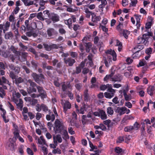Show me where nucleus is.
Here are the masks:
<instances>
[{"label": "nucleus", "instance_id": "f257e3e1", "mask_svg": "<svg viewBox=\"0 0 155 155\" xmlns=\"http://www.w3.org/2000/svg\"><path fill=\"white\" fill-rule=\"evenodd\" d=\"M64 127L61 120L56 119L55 121L54 130L56 133H59Z\"/></svg>", "mask_w": 155, "mask_h": 155}, {"label": "nucleus", "instance_id": "f03ea898", "mask_svg": "<svg viewBox=\"0 0 155 155\" xmlns=\"http://www.w3.org/2000/svg\"><path fill=\"white\" fill-rule=\"evenodd\" d=\"M106 53L107 55L108 60H110L111 61L112 58L113 61H115L117 60V55L114 50L110 49L107 51Z\"/></svg>", "mask_w": 155, "mask_h": 155}, {"label": "nucleus", "instance_id": "7ed1b4c3", "mask_svg": "<svg viewBox=\"0 0 155 155\" xmlns=\"http://www.w3.org/2000/svg\"><path fill=\"white\" fill-rule=\"evenodd\" d=\"M153 34L150 32H148L146 34H144L142 37H138L137 40V43L138 44L143 43L145 45L147 43V41L146 40L147 36H152Z\"/></svg>", "mask_w": 155, "mask_h": 155}, {"label": "nucleus", "instance_id": "20e7f679", "mask_svg": "<svg viewBox=\"0 0 155 155\" xmlns=\"http://www.w3.org/2000/svg\"><path fill=\"white\" fill-rule=\"evenodd\" d=\"M123 26V25L120 23L117 27V29L120 33H122L123 35L126 38H127L128 35L130 34V32L127 30H122L121 29V27Z\"/></svg>", "mask_w": 155, "mask_h": 155}, {"label": "nucleus", "instance_id": "39448f33", "mask_svg": "<svg viewBox=\"0 0 155 155\" xmlns=\"http://www.w3.org/2000/svg\"><path fill=\"white\" fill-rule=\"evenodd\" d=\"M116 112L119 115H121L125 113L127 114H129L130 112V110L125 107H118L116 110Z\"/></svg>", "mask_w": 155, "mask_h": 155}, {"label": "nucleus", "instance_id": "423d86ee", "mask_svg": "<svg viewBox=\"0 0 155 155\" xmlns=\"http://www.w3.org/2000/svg\"><path fill=\"white\" fill-rule=\"evenodd\" d=\"M61 103L63 106L64 111L65 113L68 109L71 108V105L70 103L67 101L61 100Z\"/></svg>", "mask_w": 155, "mask_h": 155}, {"label": "nucleus", "instance_id": "0eeeda50", "mask_svg": "<svg viewBox=\"0 0 155 155\" xmlns=\"http://www.w3.org/2000/svg\"><path fill=\"white\" fill-rule=\"evenodd\" d=\"M107 92L104 93V96L106 98L110 99L114 96L115 90L111 88H109L107 89Z\"/></svg>", "mask_w": 155, "mask_h": 155}, {"label": "nucleus", "instance_id": "6e6552de", "mask_svg": "<svg viewBox=\"0 0 155 155\" xmlns=\"http://www.w3.org/2000/svg\"><path fill=\"white\" fill-rule=\"evenodd\" d=\"M32 76L35 81L38 83H39L44 78V76L41 74L38 75L36 74L33 73L32 74Z\"/></svg>", "mask_w": 155, "mask_h": 155}, {"label": "nucleus", "instance_id": "1a4fd4ad", "mask_svg": "<svg viewBox=\"0 0 155 155\" xmlns=\"http://www.w3.org/2000/svg\"><path fill=\"white\" fill-rule=\"evenodd\" d=\"M53 142L56 145H58V143H61L62 140L61 135L57 134L53 136Z\"/></svg>", "mask_w": 155, "mask_h": 155}, {"label": "nucleus", "instance_id": "9d476101", "mask_svg": "<svg viewBox=\"0 0 155 155\" xmlns=\"http://www.w3.org/2000/svg\"><path fill=\"white\" fill-rule=\"evenodd\" d=\"M114 70H113V68H111V73L110 74L107 75L104 78V81H107L108 80L112 81V78L114 74Z\"/></svg>", "mask_w": 155, "mask_h": 155}, {"label": "nucleus", "instance_id": "9b49d317", "mask_svg": "<svg viewBox=\"0 0 155 155\" xmlns=\"http://www.w3.org/2000/svg\"><path fill=\"white\" fill-rule=\"evenodd\" d=\"M64 60L65 63L70 66H72L75 62V61L74 59L70 58H68L67 59L64 58Z\"/></svg>", "mask_w": 155, "mask_h": 155}, {"label": "nucleus", "instance_id": "f8f14e48", "mask_svg": "<svg viewBox=\"0 0 155 155\" xmlns=\"http://www.w3.org/2000/svg\"><path fill=\"white\" fill-rule=\"evenodd\" d=\"M155 90V84L153 86H150L147 89V92L148 94L152 96L153 94V92Z\"/></svg>", "mask_w": 155, "mask_h": 155}, {"label": "nucleus", "instance_id": "ddd939ff", "mask_svg": "<svg viewBox=\"0 0 155 155\" xmlns=\"http://www.w3.org/2000/svg\"><path fill=\"white\" fill-rule=\"evenodd\" d=\"M47 33L49 37L51 36L52 35L57 33V31L52 28L48 29L47 30Z\"/></svg>", "mask_w": 155, "mask_h": 155}, {"label": "nucleus", "instance_id": "4468645a", "mask_svg": "<svg viewBox=\"0 0 155 155\" xmlns=\"http://www.w3.org/2000/svg\"><path fill=\"white\" fill-rule=\"evenodd\" d=\"M15 103L18 108L21 110L23 107V101L21 99H19L18 100L15 101Z\"/></svg>", "mask_w": 155, "mask_h": 155}, {"label": "nucleus", "instance_id": "2eb2a0df", "mask_svg": "<svg viewBox=\"0 0 155 155\" xmlns=\"http://www.w3.org/2000/svg\"><path fill=\"white\" fill-rule=\"evenodd\" d=\"M46 118L48 120H51L53 121L55 119V116L52 113L50 112L49 114L47 115Z\"/></svg>", "mask_w": 155, "mask_h": 155}, {"label": "nucleus", "instance_id": "dca6fc26", "mask_svg": "<svg viewBox=\"0 0 155 155\" xmlns=\"http://www.w3.org/2000/svg\"><path fill=\"white\" fill-rule=\"evenodd\" d=\"M3 56L5 57H7L9 56H10V59L12 61H14V60L15 59L14 56L13 55H11L9 54V53L8 51H6L5 52H2Z\"/></svg>", "mask_w": 155, "mask_h": 155}, {"label": "nucleus", "instance_id": "f3484780", "mask_svg": "<svg viewBox=\"0 0 155 155\" xmlns=\"http://www.w3.org/2000/svg\"><path fill=\"white\" fill-rule=\"evenodd\" d=\"M9 67L11 69L12 71L13 70L15 72L16 74H18L20 71V68L18 67H15L12 64H10L9 65Z\"/></svg>", "mask_w": 155, "mask_h": 155}, {"label": "nucleus", "instance_id": "a211bd4d", "mask_svg": "<svg viewBox=\"0 0 155 155\" xmlns=\"http://www.w3.org/2000/svg\"><path fill=\"white\" fill-rule=\"evenodd\" d=\"M67 129L66 127H64L61 129V130L60 131V133H61L63 135H64L66 138H68L69 136H68Z\"/></svg>", "mask_w": 155, "mask_h": 155}, {"label": "nucleus", "instance_id": "6ab92c4d", "mask_svg": "<svg viewBox=\"0 0 155 155\" xmlns=\"http://www.w3.org/2000/svg\"><path fill=\"white\" fill-rule=\"evenodd\" d=\"M4 25V26L2 30L4 33H5L6 31L8 30L10 25V23L9 22L7 21L4 25Z\"/></svg>", "mask_w": 155, "mask_h": 155}, {"label": "nucleus", "instance_id": "aec40b11", "mask_svg": "<svg viewBox=\"0 0 155 155\" xmlns=\"http://www.w3.org/2000/svg\"><path fill=\"white\" fill-rule=\"evenodd\" d=\"M92 21L94 22H95L98 21H99L101 18L99 16H97L94 13H92Z\"/></svg>", "mask_w": 155, "mask_h": 155}, {"label": "nucleus", "instance_id": "412c9836", "mask_svg": "<svg viewBox=\"0 0 155 155\" xmlns=\"http://www.w3.org/2000/svg\"><path fill=\"white\" fill-rule=\"evenodd\" d=\"M38 143L42 145H46V141L42 136H41L38 139Z\"/></svg>", "mask_w": 155, "mask_h": 155}, {"label": "nucleus", "instance_id": "4be33fe9", "mask_svg": "<svg viewBox=\"0 0 155 155\" xmlns=\"http://www.w3.org/2000/svg\"><path fill=\"white\" fill-rule=\"evenodd\" d=\"M100 117L103 120H105L107 119V116L106 113L103 110H100Z\"/></svg>", "mask_w": 155, "mask_h": 155}, {"label": "nucleus", "instance_id": "5701e85b", "mask_svg": "<svg viewBox=\"0 0 155 155\" xmlns=\"http://www.w3.org/2000/svg\"><path fill=\"white\" fill-rule=\"evenodd\" d=\"M49 17L54 21H57L59 20L58 16L56 14H52L50 15Z\"/></svg>", "mask_w": 155, "mask_h": 155}, {"label": "nucleus", "instance_id": "b1692460", "mask_svg": "<svg viewBox=\"0 0 155 155\" xmlns=\"http://www.w3.org/2000/svg\"><path fill=\"white\" fill-rule=\"evenodd\" d=\"M122 79L121 78L120 75H113V78H112V81H120Z\"/></svg>", "mask_w": 155, "mask_h": 155}, {"label": "nucleus", "instance_id": "393cba45", "mask_svg": "<svg viewBox=\"0 0 155 155\" xmlns=\"http://www.w3.org/2000/svg\"><path fill=\"white\" fill-rule=\"evenodd\" d=\"M114 151L116 154L119 155L122 154L123 152L122 149L119 147H116L114 149Z\"/></svg>", "mask_w": 155, "mask_h": 155}, {"label": "nucleus", "instance_id": "a878e982", "mask_svg": "<svg viewBox=\"0 0 155 155\" xmlns=\"http://www.w3.org/2000/svg\"><path fill=\"white\" fill-rule=\"evenodd\" d=\"M111 85L108 84H107L106 85H103L101 86L100 88L101 90L104 91L107 88H111Z\"/></svg>", "mask_w": 155, "mask_h": 155}, {"label": "nucleus", "instance_id": "bb28decb", "mask_svg": "<svg viewBox=\"0 0 155 155\" xmlns=\"http://www.w3.org/2000/svg\"><path fill=\"white\" fill-rule=\"evenodd\" d=\"M116 45L118 46V51H121L122 49V44L118 40H116Z\"/></svg>", "mask_w": 155, "mask_h": 155}, {"label": "nucleus", "instance_id": "cd10ccee", "mask_svg": "<svg viewBox=\"0 0 155 155\" xmlns=\"http://www.w3.org/2000/svg\"><path fill=\"white\" fill-rule=\"evenodd\" d=\"M27 91L29 94L33 92H36V90L34 87H29L27 89Z\"/></svg>", "mask_w": 155, "mask_h": 155}, {"label": "nucleus", "instance_id": "c85d7f7f", "mask_svg": "<svg viewBox=\"0 0 155 155\" xmlns=\"http://www.w3.org/2000/svg\"><path fill=\"white\" fill-rule=\"evenodd\" d=\"M5 91L2 88V87H0V97L2 98H3L5 96Z\"/></svg>", "mask_w": 155, "mask_h": 155}, {"label": "nucleus", "instance_id": "c756f323", "mask_svg": "<svg viewBox=\"0 0 155 155\" xmlns=\"http://www.w3.org/2000/svg\"><path fill=\"white\" fill-rule=\"evenodd\" d=\"M92 46L91 44L90 43H86V51L87 52H89Z\"/></svg>", "mask_w": 155, "mask_h": 155}, {"label": "nucleus", "instance_id": "7c9ffc66", "mask_svg": "<svg viewBox=\"0 0 155 155\" xmlns=\"http://www.w3.org/2000/svg\"><path fill=\"white\" fill-rule=\"evenodd\" d=\"M124 130L125 132H131L133 130V126H130L126 127H125Z\"/></svg>", "mask_w": 155, "mask_h": 155}, {"label": "nucleus", "instance_id": "2f4dec72", "mask_svg": "<svg viewBox=\"0 0 155 155\" xmlns=\"http://www.w3.org/2000/svg\"><path fill=\"white\" fill-rule=\"evenodd\" d=\"M96 79L95 77H92V78L91 80V82L92 84V85L91 86V88H93L96 85L95 84V83L96 82Z\"/></svg>", "mask_w": 155, "mask_h": 155}, {"label": "nucleus", "instance_id": "473e14b6", "mask_svg": "<svg viewBox=\"0 0 155 155\" xmlns=\"http://www.w3.org/2000/svg\"><path fill=\"white\" fill-rule=\"evenodd\" d=\"M107 113L110 115H112L114 113V111L112 108L110 107H107Z\"/></svg>", "mask_w": 155, "mask_h": 155}, {"label": "nucleus", "instance_id": "72a5a7b5", "mask_svg": "<svg viewBox=\"0 0 155 155\" xmlns=\"http://www.w3.org/2000/svg\"><path fill=\"white\" fill-rule=\"evenodd\" d=\"M103 123L104 124L107 126V127H111V125L112 124V123L110 122V120H107L104 121Z\"/></svg>", "mask_w": 155, "mask_h": 155}, {"label": "nucleus", "instance_id": "f704fd0d", "mask_svg": "<svg viewBox=\"0 0 155 155\" xmlns=\"http://www.w3.org/2000/svg\"><path fill=\"white\" fill-rule=\"evenodd\" d=\"M25 5L26 6H29L32 5L33 4V1H22Z\"/></svg>", "mask_w": 155, "mask_h": 155}, {"label": "nucleus", "instance_id": "c9c22d12", "mask_svg": "<svg viewBox=\"0 0 155 155\" xmlns=\"http://www.w3.org/2000/svg\"><path fill=\"white\" fill-rule=\"evenodd\" d=\"M12 36V34L11 32H8L5 35V38L6 39H9Z\"/></svg>", "mask_w": 155, "mask_h": 155}, {"label": "nucleus", "instance_id": "e433bc0d", "mask_svg": "<svg viewBox=\"0 0 155 155\" xmlns=\"http://www.w3.org/2000/svg\"><path fill=\"white\" fill-rule=\"evenodd\" d=\"M133 126V130H138L140 127L139 124L137 122H136L134 124Z\"/></svg>", "mask_w": 155, "mask_h": 155}, {"label": "nucleus", "instance_id": "4c0bfd02", "mask_svg": "<svg viewBox=\"0 0 155 155\" xmlns=\"http://www.w3.org/2000/svg\"><path fill=\"white\" fill-rule=\"evenodd\" d=\"M147 63V62L144 59H143L140 62L139 65L140 66H142L146 65Z\"/></svg>", "mask_w": 155, "mask_h": 155}, {"label": "nucleus", "instance_id": "58836bf2", "mask_svg": "<svg viewBox=\"0 0 155 155\" xmlns=\"http://www.w3.org/2000/svg\"><path fill=\"white\" fill-rule=\"evenodd\" d=\"M7 145L8 146V149L11 150H13L14 149V144L12 143H10L9 142L7 144Z\"/></svg>", "mask_w": 155, "mask_h": 155}, {"label": "nucleus", "instance_id": "ea45409f", "mask_svg": "<svg viewBox=\"0 0 155 155\" xmlns=\"http://www.w3.org/2000/svg\"><path fill=\"white\" fill-rule=\"evenodd\" d=\"M111 62V61L110 60H108L107 59L105 58L104 59V63L106 66L107 67H108Z\"/></svg>", "mask_w": 155, "mask_h": 155}, {"label": "nucleus", "instance_id": "a19ab883", "mask_svg": "<svg viewBox=\"0 0 155 155\" xmlns=\"http://www.w3.org/2000/svg\"><path fill=\"white\" fill-rule=\"evenodd\" d=\"M10 50L13 51V52L15 53L17 55L19 54L20 52L16 51L15 48L13 46H12L10 48Z\"/></svg>", "mask_w": 155, "mask_h": 155}, {"label": "nucleus", "instance_id": "79ce46f5", "mask_svg": "<svg viewBox=\"0 0 155 155\" xmlns=\"http://www.w3.org/2000/svg\"><path fill=\"white\" fill-rule=\"evenodd\" d=\"M14 137L15 139H18L20 136L19 133L17 131V129L16 128L15 129V130L14 132Z\"/></svg>", "mask_w": 155, "mask_h": 155}, {"label": "nucleus", "instance_id": "37998d69", "mask_svg": "<svg viewBox=\"0 0 155 155\" xmlns=\"http://www.w3.org/2000/svg\"><path fill=\"white\" fill-rule=\"evenodd\" d=\"M37 18L41 20H44V19L42 17V14L41 12L38 13L37 15Z\"/></svg>", "mask_w": 155, "mask_h": 155}, {"label": "nucleus", "instance_id": "c03bdc74", "mask_svg": "<svg viewBox=\"0 0 155 155\" xmlns=\"http://www.w3.org/2000/svg\"><path fill=\"white\" fill-rule=\"evenodd\" d=\"M84 96L85 100H87L88 97V90H85L84 92Z\"/></svg>", "mask_w": 155, "mask_h": 155}, {"label": "nucleus", "instance_id": "a18cd8bd", "mask_svg": "<svg viewBox=\"0 0 155 155\" xmlns=\"http://www.w3.org/2000/svg\"><path fill=\"white\" fill-rule=\"evenodd\" d=\"M101 4L100 5L99 7L100 8H103L107 4V1H101Z\"/></svg>", "mask_w": 155, "mask_h": 155}, {"label": "nucleus", "instance_id": "49530a36", "mask_svg": "<svg viewBox=\"0 0 155 155\" xmlns=\"http://www.w3.org/2000/svg\"><path fill=\"white\" fill-rule=\"evenodd\" d=\"M23 81V79L21 77H19L18 78L15 79V83L16 84L21 83Z\"/></svg>", "mask_w": 155, "mask_h": 155}, {"label": "nucleus", "instance_id": "de8ad7c7", "mask_svg": "<svg viewBox=\"0 0 155 155\" xmlns=\"http://www.w3.org/2000/svg\"><path fill=\"white\" fill-rule=\"evenodd\" d=\"M152 49L150 48H149L146 49V53L148 54V55H150L152 53Z\"/></svg>", "mask_w": 155, "mask_h": 155}, {"label": "nucleus", "instance_id": "09e8293b", "mask_svg": "<svg viewBox=\"0 0 155 155\" xmlns=\"http://www.w3.org/2000/svg\"><path fill=\"white\" fill-rule=\"evenodd\" d=\"M134 16L136 21V22H140L141 16L140 15H135Z\"/></svg>", "mask_w": 155, "mask_h": 155}, {"label": "nucleus", "instance_id": "8fccbe9b", "mask_svg": "<svg viewBox=\"0 0 155 155\" xmlns=\"http://www.w3.org/2000/svg\"><path fill=\"white\" fill-rule=\"evenodd\" d=\"M27 82H28L30 84V85L31 87H34L36 86V84L34 82H32V81L30 79L28 80L27 81Z\"/></svg>", "mask_w": 155, "mask_h": 155}, {"label": "nucleus", "instance_id": "3c124183", "mask_svg": "<svg viewBox=\"0 0 155 155\" xmlns=\"http://www.w3.org/2000/svg\"><path fill=\"white\" fill-rule=\"evenodd\" d=\"M64 22L66 24L70 25L72 24V19L71 18H70L68 20H65Z\"/></svg>", "mask_w": 155, "mask_h": 155}, {"label": "nucleus", "instance_id": "603ef678", "mask_svg": "<svg viewBox=\"0 0 155 155\" xmlns=\"http://www.w3.org/2000/svg\"><path fill=\"white\" fill-rule=\"evenodd\" d=\"M76 99L77 101L80 102L82 100V95H79V94H77L76 97Z\"/></svg>", "mask_w": 155, "mask_h": 155}, {"label": "nucleus", "instance_id": "864d4df0", "mask_svg": "<svg viewBox=\"0 0 155 155\" xmlns=\"http://www.w3.org/2000/svg\"><path fill=\"white\" fill-rule=\"evenodd\" d=\"M42 108V104L40 105L39 104H37L36 106V110L38 112L41 110Z\"/></svg>", "mask_w": 155, "mask_h": 155}, {"label": "nucleus", "instance_id": "5fc2aeb1", "mask_svg": "<svg viewBox=\"0 0 155 155\" xmlns=\"http://www.w3.org/2000/svg\"><path fill=\"white\" fill-rule=\"evenodd\" d=\"M68 131L71 135H73L75 134L74 131L71 127H69L68 128Z\"/></svg>", "mask_w": 155, "mask_h": 155}, {"label": "nucleus", "instance_id": "6e6d98bb", "mask_svg": "<svg viewBox=\"0 0 155 155\" xmlns=\"http://www.w3.org/2000/svg\"><path fill=\"white\" fill-rule=\"evenodd\" d=\"M52 153L54 154L58 153L60 154L61 153V150L59 149L54 150L52 151Z\"/></svg>", "mask_w": 155, "mask_h": 155}, {"label": "nucleus", "instance_id": "4d7b16f0", "mask_svg": "<svg viewBox=\"0 0 155 155\" xmlns=\"http://www.w3.org/2000/svg\"><path fill=\"white\" fill-rule=\"evenodd\" d=\"M125 99L126 101H128L130 100L131 99V95L130 94L126 95L124 96Z\"/></svg>", "mask_w": 155, "mask_h": 155}, {"label": "nucleus", "instance_id": "13d9d810", "mask_svg": "<svg viewBox=\"0 0 155 155\" xmlns=\"http://www.w3.org/2000/svg\"><path fill=\"white\" fill-rule=\"evenodd\" d=\"M73 28L74 31H76L80 29V27L78 25L76 24L74 25Z\"/></svg>", "mask_w": 155, "mask_h": 155}, {"label": "nucleus", "instance_id": "bf43d9fd", "mask_svg": "<svg viewBox=\"0 0 155 155\" xmlns=\"http://www.w3.org/2000/svg\"><path fill=\"white\" fill-rule=\"evenodd\" d=\"M75 86L77 90H79L81 88V87L82 86V85L81 84H76L75 85Z\"/></svg>", "mask_w": 155, "mask_h": 155}, {"label": "nucleus", "instance_id": "052dcab7", "mask_svg": "<svg viewBox=\"0 0 155 155\" xmlns=\"http://www.w3.org/2000/svg\"><path fill=\"white\" fill-rule=\"evenodd\" d=\"M36 87L38 92L40 94L44 91L42 87L38 86H36Z\"/></svg>", "mask_w": 155, "mask_h": 155}, {"label": "nucleus", "instance_id": "680f3d73", "mask_svg": "<svg viewBox=\"0 0 155 155\" xmlns=\"http://www.w3.org/2000/svg\"><path fill=\"white\" fill-rule=\"evenodd\" d=\"M42 117L41 114L39 113H37L36 115V119L37 120H39Z\"/></svg>", "mask_w": 155, "mask_h": 155}, {"label": "nucleus", "instance_id": "e2e57ef3", "mask_svg": "<svg viewBox=\"0 0 155 155\" xmlns=\"http://www.w3.org/2000/svg\"><path fill=\"white\" fill-rule=\"evenodd\" d=\"M100 28L102 30L105 32H106L108 30L107 28H106L105 26L102 25H100Z\"/></svg>", "mask_w": 155, "mask_h": 155}, {"label": "nucleus", "instance_id": "0e129e2a", "mask_svg": "<svg viewBox=\"0 0 155 155\" xmlns=\"http://www.w3.org/2000/svg\"><path fill=\"white\" fill-rule=\"evenodd\" d=\"M76 111L79 113L83 114H84V111L83 108L81 107L80 110L77 109Z\"/></svg>", "mask_w": 155, "mask_h": 155}, {"label": "nucleus", "instance_id": "69168bd1", "mask_svg": "<svg viewBox=\"0 0 155 155\" xmlns=\"http://www.w3.org/2000/svg\"><path fill=\"white\" fill-rule=\"evenodd\" d=\"M15 18L13 15H10L9 18V20L10 22H14Z\"/></svg>", "mask_w": 155, "mask_h": 155}, {"label": "nucleus", "instance_id": "338daca9", "mask_svg": "<svg viewBox=\"0 0 155 155\" xmlns=\"http://www.w3.org/2000/svg\"><path fill=\"white\" fill-rule=\"evenodd\" d=\"M125 105L129 108H131L132 107V104L129 102H126L125 104Z\"/></svg>", "mask_w": 155, "mask_h": 155}, {"label": "nucleus", "instance_id": "774afa93", "mask_svg": "<svg viewBox=\"0 0 155 155\" xmlns=\"http://www.w3.org/2000/svg\"><path fill=\"white\" fill-rule=\"evenodd\" d=\"M38 96H40L42 98H45L46 96L45 92L44 91L43 92L40 93V94L38 95Z\"/></svg>", "mask_w": 155, "mask_h": 155}]
</instances>
